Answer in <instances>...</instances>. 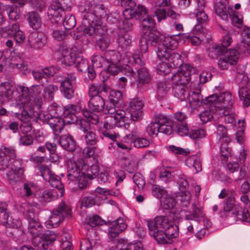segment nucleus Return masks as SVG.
I'll use <instances>...</instances> for the list:
<instances>
[{"label": "nucleus", "mask_w": 250, "mask_h": 250, "mask_svg": "<svg viewBox=\"0 0 250 250\" xmlns=\"http://www.w3.org/2000/svg\"><path fill=\"white\" fill-rule=\"evenodd\" d=\"M79 12L82 21L77 29L83 35L86 37L91 36L95 33L102 35L106 31L102 20L106 16L105 7L103 4L81 6Z\"/></svg>", "instance_id": "1"}, {"label": "nucleus", "mask_w": 250, "mask_h": 250, "mask_svg": "<svg viewBox=\"0 0 250 250\" xmlns=\"http://www.w3.org/2000/svg\"><path fill=\"white\" fill-rule=\"evenodd\" d=\"M58 90L57 85L50 84L44 85H34L30 88L23 86H20L18 90L23 95L28 94L33 100L36 102V107L41 109L42 103V99L51 101L55 93Z\"/></svg>", "instance_id": "2"}, {"label": "nucleus", "mask_w": 250, "mask_h": 250, "mask_svg": "<svg viewBox=\"0 0 250 250\" xmlns=\"http://www.w3.org/2000/svg\"><path fill=\"white\" fill-rule=\"evenodd\" d=\"M220 102V106L214 105L216 107V112L217 115L220 116H224V120L228 123H232L234 121V117L232 115L233 108L232 105V97L228 92L220 93L219 95L212 94L208 98V101L211 103L215 101Z\"/></svg>", "instance_id": "3"}, {"label": "nucleus", "mask_w": 250, "mask_h": 250, "mask_svg": "<svg viewBox=\"0 0 250 250\" xmlns=\"http://www.w3.org/2000/svg\"><path fill=\"white\" fill-rule=\"evenodd\" d=\"M36 103L28 94L23 95L21 93L17 101V104L23 108L21 117L22 122H29L34 117L42 118V111L41 109L36 107Z\"/></svg>", "instance_id": "4"}, {"label": "nucleus", "mask_w": 250, "mask_h": 250, "mask_svg": "<svg viewBox=\"0 0 250 250\" xmlns=\"http://www.w3.org/2000/svg\"><path fill=\"white\" fill-rule=\"evenodd\" d=\"M106 108L109 115L106 116L104 125V128L106 130L112 129L124 125L126 127L125 122L127 121V117L125 116V112L116 107H109V105H107Z\"/></svg>", "instance_id": "5"}, {"label": "nucleus", "mask_w": 250, "mask_h": 250, "mask_svg": "<svg viewBox=\"0 0 250 250\" xmlns=\"http://www.w3.org/2000/svg\"><path fill=\"white\" fill-rule=\"evenodd\" d=\"M76 76L74 73H68L64 75H56L54 77L55 83H60V89L67 99H72L74 96V84Z\"/></svg>", "instance_id": "6"}, {"label": "nucleus", "mask_w": 250, "mask_h": 250, "mask_svg": "<svg viewBox=\"0 0 250 250\" xmlns=\"http://www.w3.org/2000/svg\"><path fill=\"white\" fill-rule=\"evenodd\" d=\"M71 216V209L62 202L57 208L54 209L49 219L45 222L47 228L57 227L58 225L66 218Z\"/></svg>", "instance_id": "7"}, {"label": "nucleus", "mask_w": 250, "mask_h": 250, "mask_svg": "<svg viewBox=\"0 0 250 250\" xmlns=\"http://www.w3.org/2000/svg\"><path fill=\"white\" fill-rule=\"evenodd\" d=\"M163 37L158 41L157 46L156 48V52L157 57H165L167 56V52L172 51L178 45V42L174 36Z\"/></svg>", "instance_id": "8"}, {"label": "nucleus", "mask_w": 250, "mask_h": 250, "mask_svg": "<svg viewBox=\"0 0 250 250\" xmlns=\"http://www.w3.org/2000/svg\"><path fill=\"white\" fill-rule=\"evenodd\" d=\"M60 234H56L51 230H47L41 237L33 239L32 244L38 250H47L57 239H59Z\"/></svg>", "instance_id": "9"}, {"label": "nucleus", "mask_w": 250, "mask_h": 250, "mask_svg": "<svg viewBox=\"0 0 250 250\" xmlns=\"http://www.w3.org/2000/svg\"><path fill=\"white\" fill-rule=\"evenodd\" d=\"M163 37L158 31H149L143 34V38L140 41L139 45L142 53L146 52L148 48V44L152 46L157 45L158 41Z\"/></svg>", "instance_id": "10"}, {"label": "nucleus", "mask_w": 250, "mask_h": 250, "mask_svg": "<svg viewBox=\"0 0 250 250\" xmlns=\"http://www.w3.org/2000/svg\"><path fill=\"white\" fill-rule=\"evenodd\" d=\"M83 160L80 159L77 161L69 160L67 163V177L71 181H76L82 174Z\"/></svg>", "instance_id": "11"}, {"label": "nucleus", "mask_w": 250, "mask_h": 250, "mask_svg": "<svg viewBox=\"0 0 250 250\" xmlns=\"http://www.w3.org/2000/svg\"><path fill=\"white\" fill-rule=\"evenodd\" d=\"M171 214L168 216H156L152 220L147 221V225L149 230L155 229H162L165 230L168 227H170L171 223L173 222Z\"/></svg>", "instance_id": "12"}, {"label": "nucleus", "mask_w": 250, "mask_h": 250, "mask_svg": "<svg viewBox=\"0 0 250 250\" xmlns=\"http://www.w3.org/2000/svg\"><path fill=\"white\" fill-rule=\"evenodd\" d=\"M239 58V53L236 49H230L226 52L218 61V65L222 70L227 69L229 65H235Z\"/></svg>", "instance_id": "13"}, {"label": "nucleus", "mask_w": 250, "mask_h": 250, "mask_svg": "<svg viewBox=\"0 0 250 250\" xmlns=\"http://www.w3.org/2000/svg\"><path fill=\"white\" fill-rule=\"evenodd\" d=\"M82 110L81 104H69L64 108L63 115L65 122L68 124H74L77 121L78 115Z\"/></svg>", "instance_id": "14"}, {"label": "nucleus", "mask_w": 250, "mask_h": 250, "mask_svg": "<svg viewBox=\"0 0 250 250\" xmlns=\"http://www.w3.org/2000/svg\"><path fill=\"white\" fill-rule=\"evenodd\" d=\"M1 34L3 37L12 36L17 43L22 42L25 39L24 33L20 29L19 25L17 23L3 27L1 30Z\"/></svg>", "instance_id": "15"}, {"label": "nucleus", "mask_w": 250, "mask_h": 250, "mask_svg": "<svg viewBox=\"0 0 250 250\" xmlns=\"http://www.w3.org/2000/svg\"><path fill=\"white\" fill-rule=\"evenodd\" d=\"M108 223L109 226L107 233L108 238L111 241L114 240L127 227L125 220L122 218H119L112 221H108Z\"/></svg>", "instance_id": "16"}, {"label": "nucleus", "mask_w": 250, "mask_h": 250, "mask_svg": "<svg viewBox=\"0 0 250 250\" xmlns=\"http://www.w3.org/2000/svg\"><path fill=\"white\" fill-rule=\"evenodd\" d=\"M121 5L125 8L123 12V15L126 21H123L124 28L128 30L132 26L130 20L131 19V14H133V11L136 6V2L133 0H121Z\"/></svg>", "instance_id": "17"}, {"label": "nucleus", "mask_w": 250, "mask_h": 250, "mask_svg": "<svg viewBox=\"0 0 250 250\" xmlns=\"http://www.w3.org/2000/svg\"><path fill=\"white\" fill-rule=\"evenodd\" d=\"M16 157L15 150L10 147H1L0 150V170H4Z\"/></svg>", "instance_id": "18"}, {"label": "nucleus", "mask_w": 250, "mask_h": 250, "mask_svg": "<svg viewBox=\"0 0 250 250\" xmlns=\"http://www.w3.org/2000/svg\"><path fill=\"white\" fill-rule=\"evenodd\" d=\"M143 106L144 103L138 99H133L130 101L128 110L132 121H137L142 119L143 116L142 108Z\"/></svg>", "instance_id": "19"}, {"label": "nucleus", "mask_w": 250, "mask_h": 250, "mask_svg": "<svg viewBox=\"0 0 250 250\" xmlns=\"http://www.w3.org/2000/svg\"><path fill=\"white\" fill-rule=\"evenodd\" d=\"M214 11L215 13L224 21H228L229 16L233 11V9L226 0L223 1H216L214 4Z\"/></svg>", "instance_id": "20"}, {"label": "nucleus", "mask_w": 250, "mask_h": 250, "mask_svg": "<svg viewBox=\"0 0 250 250\" xmlns=\"http://www.w3.org/2000/svg\"><path fill=\"white\" fill-rule=\"evenodd\" d=\"M28 41L31 47L39 49L44 46L47 42V38L42 32H34L29 35Z\"/></svg>", "instance_id": "21"}, {"label": "nucleus", "mask_w": 250, "mask_h": 250, "mask_svg": "<svg viewBox=\"0 0 250 250\" xmlns=\"http://www.w3.org/2000/svg\"><path fill=\"white\" fill-rule=\"evenodd\" d=\"M54 114L53 110H51L50 113V116L47 117L48 124L50 125L54 131L55 135H58L63 129L65 122V118L63 119L59 117L57 114V116H53Z\"/></svg>", "instance_id": "22"}, {"label": "nucleus", "mask_w": 250, "mask_h": 250, "mask_svg": "<svg viewBox=\"0 0 250 250\" xmlns=\"http://www.w3.org/2000/svg\"><path fill=\"white\" fill-rule=\"evenodd\" d=\"M17 92L15 87L10 83H3L0 85V100L1 103L11 100L13 95Z\"/></svg>", "instance_id": "23"}, {"label": "nucleus", "mask_w": 250, "mask_h": 250, "mask_svg": "<svg viewBox=\"0 0 250 250\" xmlns=\"http://www.w3.org/2000/svg\"><path fill=\"white\" fill-rule=\"evenodd\" d=\"M106 65V70L111 74L114 75L118 74L119 72L122 71L126 75L128 76H132L133 75L134 72L132 68L128 65H122L121 63H108Z\"/></svg>", "instance_id": "24"}, {"label": "nucleus", "mask_w": 250, "mask_h": 250, "mask_svg": "<svg viewBox=\"0 0 250 250\" xmlns=\"http://www.w3.org/2000/svg\"><path fill=\"white\" fill-rule=\"evenodd\" d=\"M208 98L206 100V104L209 105L210 110H206L200 114V118L204 123L209 121L213 117V113L217 114L216 112V107L214 105L220 106V102L218 101L214 102L212 103L208 101Z\"/></svg>", "instance_id": "25"}, {"label": "nucleus", "mask_w": 250, "mask_h": 250, "mask_svg": "<svg viewBox=\"0 0 250 250\" xmlns=\"http://www.w3.org/2000/svg\"><path fill=\"white\" fill-rule=\"evenodd\" d=\"M59 240L61 244V250H73V247L71 242V237L69 230L64 229L59 235Z\"/></svg>", "instance_id": "26"}, {"label": "nucleus", "mask_w": 250, "mask_h": 250, "mask_svg": "<svg viewBox=\"0 0 250 250\" xmlns=\"http://www.w3.org/2000/svg\"><path fill=\"white\" fill-rule=\"evenodd\" d=\"M203 98L199 92H191L189 93L185 101L188 104L189 106L192 109H196L202 104Z\"/></svg>", "instance_id": "27"}, {"label": "nucleus", "mask_w": 250, "mask_h": 250, "mask_svg": "<svg viewBox=\"0 0 250 250\" xmlns=\"http://www.w3.org/2000/svg\"><path fill=\"white\" fill-rule=\"evenodd\" d=\"M104 105V101L101 96H96L91 98L88 103L89 109L96 112L102 111Z\"/></svg>", "instance_id": "28"}, {"label": "nucleus", "mask_w": 250, "mask_h": 250, "mask_svg": "<svg viewBox=\"0 0 250 250\" xmlns=\"http://www.w3.org/2000/svg\"><path fill=\"white\" fill-rule=\"evenodd\" d=\"M49 13L56 18L55 21L58 22L65 14L64 8L58 1H53L51 4V9L49 10Z\"/></svg>", "instance_id": "29"}, {"label": "nucleus", "mask_w": 250, "mask_h": 250, "mask_svg": "<svg viewBox=\"0 0 250 250\" xmlns=\"http://www.w3.org/2000/svg\"><path fill=\"white\" fill-rule=\"evenodd\" d=\"M59 143L62 147L68 151H73L76 148V143L73 136L70 135L61 136Z\"/></svg>", "instance_id": "30"}, {"label": "nucleus", "mask_w": 250, "mask_h": 250, "mask_svg": "<svg viewBox=\"0 0 250 250\" xmlns=\"http://www.w3.org/2000/svg\"><path fill=\"white\" fill-rule=\"evenodd\" d=\"M102 197L98 194L93 193L84 197L81 201L82 206L87 208H91L93 206L99 204Z\"/></svg>", "instance_id": "31"}, {"label": "nucleus", "mask_w": 250, "mask_h": 250, "mask_svg": "<svg viewBox=\"0 0 250 250\" xmlns=\"http://www.w3.org/2000/svg\"><path fill=\"white\" fill-rule=\"evenodd\" d=\"M26 18L30 27L34 30L39 29L42 24L40 15L36 12H30L26 14Z\"/></svg>", "instance_id": "32"}, {"label": "nucleus", "mask_w": 250, "mask_h": 250, "mask_svg": "<svg viewBox=\"0 0 250 250\" xmlns=\"http://www.w3.org/2000/svg\"><path fill=\"white\" fill-rule=\"evenodd\" d=\"M28 230L34 239L39 238L38 236L43 232V227L39 222L31 220L29 222Z\"/></svg>", "instance_id": "33"}, {"label": "nucleus", "mask_w": 250, "mask_h": 250, "mask_svg": "<svg viewBox=\"0 0 250 250\" xmlns=\"http://www.w3.org/2000/svg\"><path fill=\"white\" fill-rule=\"evenodd\" d=\"M224 213L226 216L236 217L240 214H238V210L235 207L234 201L231 198H229L224 207Z\"/></svg>", "instance_id": "34"}, {"label": "nucleus", "mask_w": 250, "mask_h": 250, "mask_svg": "<svg viewBox=\"0 0 250 250\" xmlns=\"http://www.w3.org/2000/svg\"><path fill=\"white\" fill-rule=\"evenodd\" d=\"M167 56L165 57H158L159 59L167 61L169 64H172L173 67H177L181 65L182 61L179 54L172 51H167Z\"/></svg>", "instance_id": "35"}, {"label": "nucleus", "mask_w": 250, "mask_h": 250, "mask_svg": "<svg viewBox=\"0 0 250 250\" xmlns=\"http://www.w3.org/2000/svg\"><path fill=\"white\" fill-rule=\"evenodd\" d=\"M62 62L68 66H71L74 64L77 58L74 54L68 48L63 49L62 52Z\"/></svg>", "instance_id": "36"}, {"label": "nucleus", "mask_w": 250, "mask_h": 250, "mask_svg": "<svg viewBox=\"0 0 250 250\" xmlns=\"http://www.w3.org/2000/svg\"><path fill=\"white\" fill-rule=\"evenodd\" d=\"M83 171L82 174L86 175L88 179H93L96 177L98 175L100 171L99 166L96 165H92L90 167L87 165L83 161Z\"/></svg>", "instance_id": "37"}, {"label": "nucleus", "mask_w": 250, "mask_h": 250, "mask_svg": "<svg viewBox=\"0 0 250 250\" xmlns=\"http://www.w3.org/2000/svg\"><path fill=\"white\" fill-rule=\"evenodd\" d=\"M149 233L153 236L158 243L168 244L169 242L166 231L164 230H159V229L149 230Z\"/></svg>", "instance_id": "38"}, {"label": "nucleus", "mask_w": 250, "mask_h": 250, "mask_svg": "<svg viewBox=\"0 0 250 250\" xmlns=\"http://www.w3.org/2000/svg\"><path fill=\"white\" fill-rule=\"evenodd\" d=\"M122 97V93L121 92L115 90H111L109 97L110 103L107 105H109V107H116V109H119L117 105L119 104Z\"/></svg>", "instance_id": "39"}, {"label": "nucleus", "mask_w": 250, "mask_h": 250, "mask_svg": "<svg viewBox=\"0 0 250 250\" xmlns=\"http://www.w3.org/2000/svg\"><path fill=\"white\" fill-rule=\"evenodd\" d=\"M3 10L5 11L9 18L12 21H16L20 17V12L18 8L15 5H3Z\"/></svg>", "instance_id": "40"}, {"label": "nucleus", "mask_w": 250, "mask_h": 250, "mask_svg": "<svg viewBox=\"0 0 250 250\" xmlns=\"http://www.w3.org/2000/svg\"><path fill=\"white\" fill-rule=\"evenodd\" d=\"M141 21L142 22L141 26L143 34L149 31H156L153 30L155 25V21L151 16H146V18H144Z\"/></svg>", "instance_id": "41"}, {"label": "nucleus", "mask_w": 250, "mask_h": 250, "mask_svg": "<svg viewBox=\"0 0 250 250\" xmlns=\"http://www.w3.org/2000/svg\"><path fill=\"white\" fill-rule=\"evenodd\" d=\"M204 216V214L202 210L195 204H193L190 209V214L186 215V219L198 221Z\"/></svg>", "instance_id": "42"}, {"label": "nucleus", "mask_w": 250, "mask_h": 250, "mask_svg": "<svg viewBox=\"0 0 250 250\" xmlns=\"http://www.w3.org/2000/svg\"><path fill=\"white\" fill-rule=\"evenodd\" d=\"M173 93L181 101H185L188 94L185 89V84L173 85Z\"/></svg>", "instance_id": "43"}, {"label": "nucleus", "mask_w": 250, "mask_h": 250, "mask_svg": "<svg viewBox=\"0 0 250 250\" xmlns=\"http://www.w3.org/2000/svg\"><path fill=\"white\" fill-rule=\"evenodd\" d=\"M159 59L160 62H158L156 65V70L158 73L164 75L170 73L172 68V64H169L167 61L164 59Z\"/></svg>", "instance_id": "44"}, {"label": "nucleus", "mask_w": 250, "mask_h": 250, "mask_svg": "<svg viewBox=\"0 0 250 250\" xmlns=\"http://www.w3.org/2000/svg\"><path fill=\"white\" fill-rule=\"evenodd\" d=\"M48 182L52 187L58 189L60 196L62 197L64 192V186L62 184L60 177L55 174Z\"/></svg>", "instance_id": "45"}, {"label": "nucleus", "mask_w": 250, "mask_h": 250, "mask_svg": "<svg viewBox=\"0 0 250 250\" xmlns=\"http://www.w3.org/2000/svg\"><path fill=\"white\" fill-rule=\"evenodd\" d=\"M138 77L139 78L138 86L140 84H146L148 83L150 80L149 73L145 67H142L138 70Z\"/></svg>", "instance_id": "46"}, {"label": "nucleus", "mask_w": 250, "mask_h": 250, "mask_svg": "<svg viewBox=\"0 0 250 250\" xmlns=\"http://www.w3.org/2000/svg\"><path fill=\"white\" fill-rule=\"evenodd\" d=\"M117 42L121 48H126L131 44L132 40L128 34L125 33L119 36Z\"/></svg>", "instance_id": "47"}, {"label": "nucleus", "mask_w": 250, "mask_h": 250, "mask_svg": "<svg viewBox=\"0 0 250 250\" xmlns=\"http://www.w3.org/2000/svg\"><path fill=\"white\" fill-rule=\"evenodd\" d=\"M23 173L14 170H9L7 173V180L11 184L21 181L22 180Z\"/></svg>", "instance_id": "48"}, {"label": "nucleus", "mask_w": 250, "mask_h": 250, "mask_svg": "<svg viewBox=\"0 0 250 250\" xmlns=\"http://www.w3.org/2000/svg\"><path fill=\"white\" fill-rule=\"evenodd\" d=\"M216 138L218 140H225L226 142H229L230 138L228 136L227 129L223 125H219L217 126Z\"/></svg>", "instance_id": "49"}, {"label": "nucleus", "mask_w": 250, "mask_h": 250, "mask_svg": "<svg viewBox=\"0 0 250 250\" xmlns=\"http://www.w3.org/2000/svg\"><path fill=\"white\" fill-rule=\"evenodd\" d=\"M147 11L145 7L138 5L137 8L133 9V14H131V19L135 18L138 20H141L147 16Z\"/></svg>", "instance_id": "50"}, {"label": "nucleus", "mask_w": 250, "mask_h": 250, "mask_svg": "<svg viewBox=\"0 0 250 250\" xmlns=\"http://www.w3.org/2000/svg\"><path fill=\"white\" fill-rule=\"evenodd\" d=\"M84 133V139L87 145L95 146L97 143L98 139L94 131L90 129Z\"/></svg>", "instance_id": "51"}, {"label": "nucleus", "mask_w": 250, "mask_h": 250, "mask_svg": "<svg viewBox=\"0 0 250 250\" xmlns=\"http://www.w3.org/2000/svg\"><path fill=\"white\" fill-rule=\"evenodd\" d=\"M239 98L243 101L244 106L248 107L250 104V94L246 90V88L242 87L238 91Z\"/></svg>", "instance_id": "52"}, {"label": "nucleus", "mask_w": 250, "mask_h": 250, "mask_svg": "<svg viewBox=\"0 0 250 250\" xmlns=\"http://www.w3.org/2000/svg\"><path fill=\"white\" fill-rule=\"evenodd\" d=\"M180 66L179 71L187 81L188 77L193 73L194 69L188 64H181Z\"/></svg>", "instance_id": "53"}, {"label": "nucleus", "mask_w": 250, "mask_h": 250, "mask_svg": "<svg viewBox=\"0 0 250 250\" xmlns=\"http://www.w3.org/2000/svg\"><path fill=\"white\" fill-rule=\"evenodd\" d=\"M92 66L94 68L106 67L107 61L100 55H94L91 59Z\"/></svg>", "instance_id": "54"}, {"label": "nucleus", "mask_w": 250, "mask_h": 250, "mask_svg": "<svg viewBox=\"0 0 250 250\" xmlns=\"http://www.w3.org/2000/svg\"><path fill=\"white\" fill-rule=\"evenodd\" d=\"M171 225L170 227H168V228L165 230L169 241L171 239L176 238L179 235L178 227L175 224L174 221L171 223Z\"/></svg>", "instance_id": "55"}, {"label": "nucleus", "mask_w": 250, "mask_h": 250, "mask_svg": "<svg viewBox=\"0 0 250 250\" xmlns=\"http://www.w3.org/2000/svg\"><path fill=\"white\" fill-rule=\"evenodd\" d=\"M74 64L79 71L86 72L89 69L88 62L85 59L78 57Z\"/></svg>", "instance_id": "56"}, {"label": "nucleus", "mask_w": 250, "mask_h": 250, "mask_svg": "<svg viewBox=\"0 0 250 250\" xmlns=\"http://www.w3.org/2000/svg\"><path fill=\"white\" fill-rule=\"evenodd\" d=\"M106 55L107 57H109L107 59V63H121L122 57L119 52L115 51L109 52Z\"/></svg>", "instance_id": "57"}, {"label": "nucleus", "mask_w": 250, "mask_h": 250, "mask_svg": "<svg viewBox=\"0 0 250 250\" xmlns=\"http://www.w3.org/2000/svg\"><path fill=\"white\" fill-rule=\"evenodd\" d=\"M146 130L150 136L154 137L160 132L161 126L156 123L151 122L146 127Z\"/></svg>", "instance_id": "58"}, {"label": "nucleus", "mask_w": 250, "mask_h": 250, "mask_svg": "<svg viewBox=\"0 0 250 250\" xmlns=\"http://www.w3.org/2000/svg\"><path fill=\"white\" fill-rule=\"evenodd\" d=\"M41 176L42 177L43 179L48 182L55 174H53L50 169L48 166H45L44 165H41L39 167V168Z\"/></svg>", "instance_id": "59"}, {"label": "nucleus", "mask_w": 250, "mask_h": 250, "mask_svg": "<svg viewBox=\"0 0 250 250\" xmlns=\"http://www.w3.org/2000/svg\"><path fill=\"white\" fill-rule=\"evenodd\" d=\"M176 202L172 197L166 195V196L161 201V206L166 209H170L172 208L175 205Z\"/></svg>", "instance_id": "60"}, {"label": "nucleus", "mask_w": 250, "mask_h": 250, "mask_svg": "<svg viewBox=\"0 0 250 250\" xmlns=\"http://www.w3.org/2000/svg\"><path fill=\"white\" fill-rule=\"evenodd\" d=\"M138 160L134 158L125 160V166L130 173H132L138 169Z\"/></svg>", "instance_id": "61"}, {"label": "nucleus", "mask_w": 250, "mask_h": 250, "mask_svg": "<svg viewBox=\"0 0 250 250\" xmlns=\"http://www.w3.org/2000/svg\"><path fill=\"white\" fill-rule=\"evenodd\" d=\"M187 163L193 166L196 172L202 170V163L201 158L197 156H193L187 160Z\"/></svg>", "instance_id": "62"}, {"label": "nucleus", "mask_w": 250, "mask_h": 250, "mask_svg": "<svg viewBox=\"0 0 250 250\" xmlns=\"http://www.w3.org/2000/svg\"><path fill=\"white\" fill-rule=\"evenodd\" d=\"M63 24L66 30L73 29L76 24V20L75 16L72 15L66 16L63 20Z\"/></svg>", "instance_id": "63"}, {"label": "nucleus", "mask_w": 250, "mask_h": 250, "mask_svg": "<svg viewBox=\"0 0 250 250\" xmlns=\"http://www.w3.org/2000/svg\"><path fill=\"white\" fill-rule=\"evenodd\" d=\"M171 86L166 82H160L157 85V94L160 97H163L170 89Z\"/></svg>", "instance_id": "64"}]
</instances>
